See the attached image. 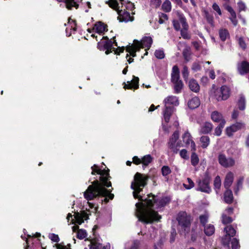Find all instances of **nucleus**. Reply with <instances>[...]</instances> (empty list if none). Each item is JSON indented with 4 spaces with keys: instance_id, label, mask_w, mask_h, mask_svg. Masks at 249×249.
<instances>
[{
    "instance_id": "obj_1",
    "label": "nucleus",
    "mask_w": 249,
    "mask_h": 249,
    "mask_svg": "<svg viewBox=\"0 0 249 249\" xmlns=\"http://www.w3.org/2000/svg\"><path fill=\"white\" fill-rule=\"evenodd\" d=\"M148 177L144 174L137 173L132 182L131 188L134 190L133 196L138 198L139 202L136 204V215L139 221L144 223H151L158 222L161 218L155 209H159L164 207L169 202L167 197L161 199H156L155 196L151 195L147 196L146 198L139 195L143 188L146 185Z\"/></svg>"
},
{
    "instance_id": "obj_2",
    "label": "nucleus",
    "mask_w": 249,
    "mask_h": 249,
    "mask_svg": "<svg viewBox=\"0 0 249 249\" xmlns=\"http://www.w3.org/2000/svg\"><path fill=\"white\" fill-rule=\"evenodd\" d=\"M91 168L92 175H100L99 180L96 179L91 182L84 193V198L89 201L98 196H103L104 201L107 203L114 197V195L110 193L111 191L106 188L111 186V183L109 181L110 178L109 170H105L103 166L100 167L96 164H94Z\"/></svg>"
},
{
    "instance_id": "obj_3",
    "label": "nucleus",
    "mask_w": 249,
    "mask_h": 249,
    "mask_svg": "<svg viewBox=\"0 0 249 249\" xmlns=\"http://www.w3.org/2000/svg\"><path fill=\"white\" fill-rule=\"evenodd\" d=\"M89 204V209H93L92 212H94L96 210V208L94 207V204L89 202H88ZM87 212L85 211H81L80 213L75 212L73 215L74 217L71 213H69L67 216V219L68 222H69L71 220V223L74 224L72 227V229L73 231H76V230L78 228L77 225H80L84 222V220H87L89 218V215L90 214L89 209L86 208Z\"/></svg>"
},
{
    "instance_id": "obj_4",
    "label": "nucleus",
    "mask_w": 249,
    "mask_h": 249,
    "mask_svg": "<svg viewBox=\"0 0 249 249\" xmlns=\"http://www.w3.org/2000/svg\"><path fill=\"white\" fill-rule=\"evenodd\" d=\"M153 40L150 36H144L142 38L141 41L134 40L133 43L131 46L126 47V51L133 57L136 56V52H138L141 48H146L144 55L148 54L147 50H149L152 44Z\"/></svg>"
},
{
    "instance_id": "obj_5",
    "label": "nucleus",
    "mask_w": 249,
    "mask_h": 249,
    "mask_svg": "<svg viewBox=\"0 0 249 249\" xmlns=\"http://www.w3.org/2000/svg\"><path fill=\"white\" fill-rule=\"evenodd\" d=\"M103 39L102 40L98 42V48L100 50H105L106 54H108L112 51H114L115 54H118L123 52L124 47H118L117 48L114 47V46L117 47V43L116 42V40H114L112 42L111 40L108 39L107 37H104Z\"/></svg>"
},
{
    "instance_id": "obj_6",
    "label": "nucleus",
    "mask_w": 249,
    "mask_h": 249,
    "mask_svg": "<svg viewBox=\"0 0 249 249\" xmlns=\"http://www.w3.org/2000/svg\"><path fill=\"white\" fill-rule=\"evenodd\" d=\"M177 220L179 226L181 227L182 230H184L185 232L189 231L192 221L191 216L190 214H188L185 212H181L178 214Z\"/></svg>"
},
{
    "instance_id": "obj_7",
    "label": "nucleus",
    "mask_w": 249,
    "mask_h": 249,
    "mask_svg": "<svg viewBox=\"0 0 249 249\" xmlns=\"http://www.w3.org/2000/svg\"><path fill=\"white\" fill-rule=\"evenodd\" d=\"M108 4L112 8H119L125 11H132L134 8L133 3L125 0H109Z\"/></svg>"
},
{
    "instance_id": "obj_8",
    "label": "nucleus",
    "mask_w": 249,
    "mask_h": 249,
    "mask_svg": "<svg viewBox=\"0 0 249 249\" xmlns=\"http://www.w3.org/2000/svg\"><path fill=\"white\" fill-rule=\"evenodd\" d=\"M179 137L178 131H175L172 135L168 142L169 148L175 153H177L181 146V143L177 142Z\"/></svg>"
},
{
    "instance_id": "obj_9",
    "label": "nucleus",
    "mask_w": 249,
    "mask_h": 249,
    "mask_svg": "<svg viewBox=\"0 0 249 249\" xmlns=\"http://www.w3.org/2000/svg\"><path fill=\"white\" fill-rule=\"evenodd\" d=\"M198 187L196 190L207 194L210 193L212 190L209 185L210 178L206 176L202 180H198L197 181Z\"/></svg>"
},
{
    "instance_id": "obj_10",
    "label": "nucleus",
    "mask_w": 249,
    "mask_h": 249,
    "mask_svg": "<svg viewBox=\"0 0 249 249\" xmlns=\"http://www.w3.org/2000/svg\"><path fill=\"white\" fill-rule=\"evenodd\" d=\"M219 163L222 166L227 168L233 166L235 163V160L231 157H227L223 153H220L218 156Z\"/></svg>"
},
{
    "instance_id": "obj_11",
    "label": "nucleus",
    "mask_w": 249,
    "mask_h": 249,
    "mask_svg": "<svg viewBox=\"0 0 249 249\" xmlns=\"http://www.w3.org/2000/svg\"><path fill=\"white\" fill-rule=\"evenodd\" d=\"M225 235L222 238V243L225 245H229L231 238L233 237L236 233L235 230L231 226H227L224 228Z\"/></svg>"
},
{
    "instance_id": "obj_12",
    "label": "nucleus",
    "mask_w": 249,
    "mask_h": 249,
    "mask_svg": "<svg viewBox=\"0 0 249 249\" xmlns=\"http://www.w3.org/2000/svg\"><path fill=\"white\" fill-rule=\"evenodd\" d=\"M88 247H85L84 249H110V245L109 243H107L106 245H102L99 242L96 241L88 240Z\"/></svg>"
},
{
    "instance_id": "obj_13",
    "label": "nucleus",
    "mask_w": 249,
    "mask_h": 249,
    "mask_svg": "<svg viewBox=\"0 0 249 249\" xmlns=\"http://www.w3.org/2000/svg\"><path fill=\"white\" fill-rule=\"evenodd\" d=\"M113 9L117 11L121 21L128 22L133 20V17L126 11L119 8Z\"/></svg>"
},
{
    "instance_id": "obj_14",
    "label": "nucleus",
    "mask_w": 249,
    "mask_h": 249,
    "mask_svg": "<svg viewBox=\"0 0 249 249\" xmlns=\"http://www.w3.org/2000/svg\"><path fill=\"white\" fill-rule=\"evenodd\" d=\"M182 139L183 142L185 143L187 146L190 145L191 147V150L193 151H196V145L192 139V137L188 131L185 132L182 136Z\"/></svg>"
},
{
    "instance_id": "obj_15",
    "label": "nucleus",
    "mask_w": 249,
    "mask_h": 249,
    "mask_svg": "<svg viewBox=\"0 0 249 249\" xmlns=\"http://www.w3.org/2000/svg\"><path fill=\"white\" fill-rule=\"evenodd\" d=\"M218 93H221L222 95H217L216 100L218 101L227 100L230 95V88L226 86H223L219 89V91H217Z\"/></svg>"
},
{
    "instance_id": "obj_16",
    "label": "nucleus",
    "mask_w": 249,
    "mask_h": 249,
    "mask_svg": "<svg viewBox=\"0 0 249 249\" xmlns=\"http://www.w3.org/2000/svg\"><path fill=\"white\" fill-rule=\"evenodd\" d=\"M139 79L135 76H133V79L131 81H128L126 83L124 82V89H137L139 88Z\"/></svg>"
},
{
    "instance_id": "obj_17",
    "label": "nucleus",
    "mask_w": 249,
    "mask_h": 249,
    "mask_svg": "<svg viewBox=\"0 0 249 249\" xmlns=\"http://www.w3.org/2000/svg\"><path fill=\"white\" fill-rule=\"evenodd\" d=\"M244 126V124L241 123H236L230 126L227 127L226 129V134L229 136H231L233 134L237 131L241 129Z\"/></svg>"
},
{
    "instance_id": "obj_18",
    "label": "nucleus",
    "mask_w": 249,
    "mask_h": 249,
    "mask_svg": "<svg viewBox=\"0 0 249 249\" xmlns=\"http://www.w3.org/2000/svg\"><path fill=\"white\" fill-rule=\"evenodd\" d=\"M213 128V124L209 122H205L201 124L198 129L200 134H207L210 133Z\"/></svg>"
},
{
    "instance_id": "obj_19",
    "label": "nucleus",
    "mask_w": 249,
    "mask_h": 249,
    "mask_svg": "<svg viewBox=\"0 0 249 249\" xmlns=\"http://www.w3.org/2000/svg\"><path fill=\"white\" fill-rule=\"evenodd\" d=\"M164 106L172 105L173 106H178L179 105V100L178 97L173 95H169L166 97L163 100Z\"/></svg>"
},
{
    "instance_id": "obj_20",
    "label": "nucleus",
    "mask_w": 249,
    "mask_h": 249,
    "mask_svg": "<svg viewBox=\"0 0 249 249\" xmlns=\"http://www.w3.org/2000/svg\"><path fill=\"white\" fill-rule=\"evenodd\" d=\"M237 70L241 75H244L249 72V63L243 61L237 64Z\"/></svg>"
},
{
    "instance_id": "obj_21",
    "label": "nucleus",
    "mask_w": 249,
    "mask_h": 249,
    "mask_svg": "<svg viewBox=\"0 0 249 249\" xmlns=\"http://www.w3.org/2000/svg\"><path fill=\"white\" fill-rule=\"evenodd\" d=\"M174 110L175 108L173 107L165 106V108L162 111V114L163 119L166 123L169 122L170 117L174 111Z\"/></svg>"
},
{
    "instance_id": "obj_22",
    "label": "nucleus",
    "mask_w": 249,
    "mask_h": 249,
    "mask_svg": "<svg viewBox=\"0 0 249 249\" xmlns=\"http://www.w3.org/2000/svg\"><path fill=\"white\" fill-rule=\"evenodd\" d=\"M76 30V23L75 21L71 19H69L68 22V26L66 29V35L68 36H70L72 33H74Z\"/></svg>"
},
{
    "instance_id": "obj_23",
    "label": "nucleus",
    "mask_w": 249,
    "mask_h": 249,
    "mask_svg": "<svg viewBox=\"0 0 249 249\" xmlns=\"http://www.w3.org/2000/svg\"><path fill=\"white\" fill-rule=\"evenodd\" d=\"M225 8L230 14V16L229 17L230 20L234 26H237L238 24V20L237 19L236 14L234 10L229 5L226 6Z\"/></svg>"
},
{
    "instance_id": "obj_24",
    "label": "nucleus",
    "mask_w": 249,
    "mask_h": 249,
    "mask_svg": "<svg viewBox=\"0 0 249 249\" xmlns=\"http://www.w3.org/2000/svg\"><path fill=\"white\" fill-rule=\"evenodd\" d=\"M211 118L214 122L219 123L226 122L222 114L217 111H213L211 114Z\"/></svg>"
},
{
    "instance_id": "obj_25",
    "label": "nucleus",
    "mask_w": 249,
    "mask_h": 249,
    "mask_svg": "<svg viewBox=\"0 0 249 249\" xmlns=\"http://www.w3.org/2000/svg\"><path fill=\"white\" fill-rule=\"evenodd\" d=\"M107 30L106 25L101 21L96 23L93 27V30L97 33L101 35L104 33Z\"/></svg>"
},
{
    "instance_id": "obj_26",
    "label": "nucleus",
    "mask_w": 249,
    "mask_h": 249,
    "mask_svg": "<svg viewBox=\"0 0 249 249\" xmlns=\"http://www.w3.org/2000/svg\"><path fill=\"white\" fill-rule=\"evenodd\" d=\"M179 79V71L178 67L174 66L172 68L171 73V81L173 83L180 81Z\"/></svg>"
},
{
    "instance_id": "obj_27",
    "label": "nucleus",
    "mask_w": 249,
    "mask_h": 249,
    "mask_svg": "<svg viewBox=\"0 0 249 249\" xmlns=\"http://www.w3.org/2000/svg\"><path fill=\"white\" fill-rule=\"evenodd\" d=\"M200 104V100L197 97H194L192 98L188 102V106L191 109H195L198 107Z\"/></svg>"
},
{
    "instance_id": "obj_28",
    "label": "nucleus",
    "mask_w": 249,
    "mask_h": 249,
    "mask_svg": "<svg viewBox=\"0 0 249 249\" xmlns=\"http://www.w3.org/2000/svg\"><path fill=\"white\" fill-rule=\"evenodd\" d=\"M233 174L231 172H229L226 176L224 181V187L226 189H228L232 184L233 180Z\"/></svg>"
},
{
    "instance_id": "obj_29",
    "label": "nucleus",
    "mask_w": 249,
    "mask_h": 249,
    "mask_svg": "<svg viewBox=\"0 0 249 249\" xmlns=\"http://www.w3.org/2000/svg\"><path fill=\"white\" fill-rule=\"evenodd\" d=\"M189 89L193 92L197 93L200 90V86L197 82L194 79H191L188 83Z\"/></svg>"
},
{
    "instance_id": "obj_30",
    "label": "nucleus",
    "mask_w": 249,
    "mask_h": 249,
    "mask_svg": "<svg viewBox=\"0 0 249 249\" xmlns=\"http://www.w3.org/2000/svg\"><path fill=\"white\" fill-rule=\"evenodd\" d=\"M59 2L64 1L66 7L68 9H71L72 7H75L76 9L78 8V4L77 3L75 0H56Z\"/></svg>"
},
{
    "instance_id": "obj_31",
    "label": "nucleus",
    "mask_w": 249,
    "mask_h": 249,
    "mask_svg": "<svg viewBox=\"0 0 249 249\" xmlns=\"http://www.w3.org/2000/svg\"><path fill=\"white\" fill-rule=\"evenodd\" d=\"M139 244L138 240L128 241L125 244L124 249H138Z\"/></svg>"
},
{
    "instance_id": "obj_32",
    "label": "nucleus",
    "mask_w": 249,
    "mask_h": 249,
    "mask_svg": "<svg viewBox=\"0 0 249 249\" xmlns=\"http://www.w3.org/2000/svg\"><path fill=\"white\" fill-rule=\"evenodd\" d=\"M233 195L231 191L228 189H227V190L225 191L224 193V201L226 203L230 204L233 201Z\"/></svg>"
},
{
    "instance_id": "obj_33",
    "label": "nucleus",
    "mask_w": 249,
    "mask_h": 249,
    "mask_svg": "<svg viewBox=\"0 0 249 249\" xmlns=\"http://www.w3.org/2000/svg\"><path fill=\"white\" fill-rule=\"evenodd\" d=\"M200 142L201 147L203 148H206L210 144V139L209 136L204 135L200 138Z\"/></svg>"
},
{
    "instance_id": "obj_34",
    "label": "nucleus",
    "mask_w": 249,
    "mask_h": 249,
    "mask_svg": "<svg viewBox=\"0 0 249 249\" xmlns=\"http://www.w3.org/2000/svg\"><path fill=\"white\" fill-rule=\"evenodd\" d=\"M153 160V158L150 155H146L142 158V168L144 169Z\"/></svg>"
},
{
    "instance_id": "obj_35",
    "label": "nucleus",
    "mask_w": 249,
    "mask_h": 249,
    "mask_svg": "<svg viewBox=\"0 0 249 249\" xmlns=\"http://www.w3.org/2000/svg\"><path fill=\"white\" fill-rule=\"evenodd\" d=\"M204 232L207 236L213 234L215 231L214 227L212 224H208L204 226Z\"/></svg>"
},
{
    "instance_id": "obj_36",
    "label": "nucleus",
    "mask_w": 249,
    "mask_h": 249,
    "mask_svg": "<svg viewBox=\"0 0 249 249\" xmlns=\"http://www.w3.org/2000/svg\"><path fill=\"white\" fill-rule=\"evenodd\" d=\"M219 36L222 41H225L226 39L229 37L230 35L228 30L226 29H221L219 31Z\"/></svg>"
},
{
    "instance_id": "obj_37",
    "label": "nucleus",
    "mask_w": 249,
    "mask_h": 249,
    "mask_svg": "<svg viewBox=\"0 0 249 249\" xmlns=\"http://www.w3.org/2000/svg\"><path fill=\"white\" fill-rule=\"evenodd\" d=\"M237 106L240 110H244L246 108V99L243 95H241L237 102Z\"/></svg>"
},
{
    "instance_id": "obj_38",
    "label": "nucleus",
    "mask_w": 249,
    "mask_h": 249,
    "mask_svg": "<svg viewBox=\"0 0 249 249\" xmlns=\"http://www.w3.org/2000/svg\"><path fill=\"white\" fill-rule=\"evenodd\" d=\"M174 89L175 93H179L183 88V84L181 81L174 83Z\"/></svg>"
},
{
    "instance_id": "obj_39",
    "label": "nucleus",
    "mask_w": 249,
    "mask_h": 249,
    "mask_svg": "<svg viewBox=\"0 0 249 249\" xmlns=\"http://www.w3.org/2000/svg\"><path fill=\"white\" fill-rule=\"evenodd\" d=\"M226 122H221L219 125L215 128L214 135L219 136L221 135L222 131V129L224 127Z\"/></svg>"
},
{
    "instance_id": "obj_40",
    "label": "nucleus",
    "mask_w": 249,
    "mask_h": 249,
    "mask_svg": "<svg viewBox=\"0 0 249 249\" xmlns=\"http://www.w3.org/2000/svg\"><path fill=\"white\" fill-rule=\"evenodd\" d=\"M221 185V181L219 176H217L215 177L214 180V188L216 194H218V191L219 190Z\"/></svg>"
},
{
    "instance_id": "obj_41",
    "label": "nucleus",
    "mask_w": 249,
    "mask_h": 249,
    "mask_svg": "<svg viewBox=\"0 0 249 249\" xmlns=\"http://www.w3.org/2000/svg\"><path fill=\"white\" fill-rule=\"evenodd\" d=\"M199 160L198 156L195 153V151H193L191 156V164L196 166L197 165L199 162Z\"/></svg>"
},
{
    "instance_id": "obj_42",
    "label": "nucleus",
    "mask_w": 249,
    "mask_h": 249,
    "mask_svg": "<svg viewBox=\"0 0 249 249\" xmlns=\"http://www.w3.org/2000/svg\"><path fill=\"white\" fill-rule=\"evenodd\" d=\"M162 9L166 12H170L171 10V2L168 0H165L162 5Z\"/></svg>"
},
{
    "instance_id": "obj_43",
    "label": "nucleus",
    "mask_w": 249,
    "mask_h": 249,
    "mask_svg": "<svg viewBox=\"0 0 249 249\" xmlns=\"http://www.w3.org/2000/svg\"><path fill=\"white\" fill-rule=\"evenodd\" d=\"M184 187L186 189H191L195 186L193 181L190 178H188L186 181L183 183Z\"/></svg>"
},
{
    "instance_id": "obj_44",
    "label": "nucleus",
    "mask_w": 249,
    "mask_h": 249,
    "mask_svg": "<svg viewBox=\"0 0 249 249\" xmlns=\"http://www.w3.org/2000/svg\"><path fill=\"white\" fill-rule=\"evenodd\" d=\"M77 230V237L78 238L80 239H83L87 237V233L85 230L79 229L78 228L76 230V231Z\"/></svg>"
},
{
    "instance_id": "obj_45",
    "label": "nucleus",
    "mask_w": 249,
    "mask_h": 249,
    "mask_svg": "<svg viewBox=\"0 0 249 249\" xmlns=\"http://www.w3.org/2000/svg\"><path fill=\"white\" fill-rule=\"evenodd\" d=\"M179 23L181 24L182 29H188V25L186 22V19L185 18L182 16L180 15L179 18Z\"/></svg>"
},
{
    "instance_id": "obj_46",
    "label": "nucleus",
    "mask_w": 249,
    "mask_h": 249,
    "mask_svg": "<svg viewBox=\"0 0 249 249\" xmlns=\"http://www.w3.org/2000/svg\"><path fill=\"white\" fill-rule=\"evenodd\" d=\"M190 49L188 47H186L183 51V55L184 59L187 61H189L190 59Z\"/></svg>"
},
{
    "instance_id": "obj_47",
    "label": "nucleus",
    "mask_w": 249,
    "mask_h": 249,
    "mask_svg": "<svg viewBox=\"0 0 249 249\" xmlns=\"http://www.w3.org/2000/svg\"><path fill=\"white\" fill-rule=\"evenodd\" d=\"M205 17L208 22L212 26H213V18L208 11H205Z\"/></svg>"
},
{
    "instance_id": "obj_48",
    "label": "nucleus",
    "mask_w": 249,
    "mask_h": 249,
    "mask_svg": "<svg viewBox=\"0 0 249 249\" xmlns=\"http://www.w3.org/2000/svg\"><path fill=\"white\" fill-rule=\"evenodd\" d=\"M214 85H213V88L211 90L210 94L212 97H214L216 100L217 95H220L221 96L222 94L221 93H218L217 91H219V89H215Z\"/></svg>"
},
{
    "instance_id": "obj_49",
    "label": "nucleus",
    "mask_w": 249,
    "mask_h": 249,
    "mask_svg": "<svg viewBox=\"0 0 249 249\" xmlns=\"http://www.w3.org/2000/svg\"><path fill=\"white\" fill-rule=\"evenodd\" d=\"M222 221L224 224H227L231 223L232 219L229 215H226L225 213H223L222 215Z\"/></svg>"
},
{
    "instance_id": "obj_50",
    "label": "nucleus",
    "mask_w": 249,
    "mask_h": 249,
    "mask_svg": "<svg viewBox=\"0 0 249 249\" xmlns=\"http://www.w3.org/2000/svg\"><path fill=\"white\" fill-rule=\"evenodd\" d=\"M237 7L239 12L245 11L247 9L246 4L241 0H239L237 3Z\"/></svg>"
},
{
    "instance_id": "obj_51",
    "label": "nucleus",
    "mask_w": 249,
    "mask_h": 249,
    "mask_svg": "<svg viewBox=\"0 0 249 249\" xmlns=\"http://www.w3.org/2000/svg\"><path fill=\"white\" fill-rule=\"evenodd\" d=\"M155 55L158 59H162L165 56L164 52L161 49L156 50Z\"/></svg>"
},
{
    "instance_id": "obj_52",
    "label": "nucleus",
    "mask_w": 249,
    "mask_h": 249,
    "mask_svg": "<svg viewBox=\"0 0 249 249\" xmlns=\"http://www.w3.org/2000/svg\"><path fill=\"white\" fill-rule=\"evenodd\" d=\"M213 9L216 13L218 16L222 15V11L219 6L215 2L213 3L212 5Z\"/></svg>"
},
{
    "instance_id": "obj_53",
    "label": "nucleus",
    "mask_w": 249,
    "mask_h": 249,
    "mask_svg": "<svg viewBox=\"0 0 249 249\" xmlns=\"http://www.w3.org/2000/svg\"><path fill=\"white\" fill-rule=\"evenodd\" d=\"M162 174L163 176H166L170 174L171 172L170 168L167 166H163L161 168Z\"/></svg>"
},
{
    "instance_id": "obj_54",
    "label": "nucleus",
    "mask_w": 249,
    "mask_h": 249,
    "mask_svg": "<svg viewBox=\"0 0 249 249\" xmlns=\"http://www.w3.org/2000/svg\"><path fill=\"white\" fill-rule=\"evenodd\" d=\"M208 218V215L207 214L201 215L199 216V220L200 223L204 226L205 224L207 222Z\"/></svg>"
},
{
    "instance_id": "obj_55",
    "label": "nucleus",
    "mask_w": 249,
    "mask_h": 249,
    "mask_svg": "<svg viewBox=\"0 0 249 249\" xmlns=\"http://www.w3.org/2000/svg\"><path fill=\"white\" fill-rule=\"evenodd\" d=\"M243 178H240L237 183L236 188L234 190V192L235 194L237 193V192L239 190V189L242 187V184L243 182Z\"/></svg>"
},
{
    "instance_id": "obj_56",
    "label": "nucleus",
    "mask_w": 249,
    "mask_h": 249,
    "mask_svg": "<svg viewBox=\"0 0 249 249\" xmlns=\"http://www.w3.org/2000/svg\"><path fill=\"white\" fill-rule=\"evenodd\" d=\"M239 247V244L238 240L234 238L231 240V248L232 249H237Z\"/></svg>"
},
{
    "instance_id": "obj_57",
    "label": "nucleus",
    "mask_w": 249,
    "mask_h": 249,
    "mask_svg": "<svg viewBox=\"0 0 249 249\" xmlns=\"http://www.w3.org/2000/svg\"><path fill=\"white\" fill-rule=\"evenodd\" d=\"M179 155L183 159L188 160L189 159L187 151L186 149H182L180 150Z\"/></svg>"
},
{
    "instance_id": "obj_58",
    "label": "nucleus",
    "mask_w": 249,
    "mask_h": 249,
    "mask_svg": "<svg viewBox=\"0 0 249 249\" xmlns=\"http://www.w3.org/2000/svg\"><path fill=\"white\" fill-rule=\"evenodd\" d=\"M161 3V0H151L150 4L152 7L157 8L159 7Z\"/></svg>"
},
{
    "instance_id": "obj_59",
    "label": "nucleus",
    "mask_w": 249,
    "mask_h": 249,
    "mask_svg": "<svg viewBox=\"0 0 249 249\" xmlns=\"http://www.w3.org/2000/svg\"><path fill=\"white\" fill-rule=\"evenodd\" d=\"M182 76L185 80H186L189 76V71L187 66H184L182 71Z\"/></svg>"
},
{
    "instance_id": "obj_60",
    "label": "nucleus",
    "mask_w": 249,
    "mask_h": 249,
    "mask_svg": "<svg viewBox=\"0 0 249 249\" xmlns=\"http://www.w3.org/2000/svg\"><path fill=\"white\" fill-rule=\"evenodd\" d=\"M188 29H182L181 30V35L182 37L184 39H189L190 36L187 32Z\"/></svg>"
},
{
    "instance_id": "obj_61",
    "label": "nucleus",
    "mask_w": 249,
    "mask_h": 249,
    "mask_svg": "<svg viewBox=\"0 0 249 249\" xmlns=\"http://www.w3.org/2000/svg\"><path fill=\"white\" fill-rule=\"evenodd\" d=\"M49 238L53 242H57L59 241V238L58 235L54 233H51L49 235Z\"/></svg>"
},
{
    "instance_id": "obj_62",
    "label": "nucleus",
    "mask_w": 249,
    "mask_h": 249,
    "mask_svg": "<svg viewBox=\"0 0 249 249\" xmlns=\"http://www.w3.org/2000/svg\"><path fill=\"white\" fill-rule=\"evenodd\" d=\"M201 69V65L199 62H195L192 66V70L195 71H199Z\"/></svg>"
},
{
    "instance_id": "obj_63",
    "label": "nucleus",
    "mask_w": 249,
    "mask_h": 249,
    "mask_svg": "<svg viewBox=\"0 0 249 249\" xmlns=\"http://www.w3.org/2000/svg\"><path fill=\"white\" fill-rule=\"evenodd\" d=\"M176 234L177 233H176V230L175 229H173L172 230L171 233V235H170V242H174V241L175 240Z\"/></svg>"
},
{
    "instance_id": "obj_64",
    "label": "nucleus",
    "mask_w": 249,
    "mask_h": 249,
    "mask_svg": "<svg viewBox=\"0 0 249 249\" xmlns=\"http://www.w3.org/2000/svg\"><path fill=\"white\" fill-rule=\"evenodd\" d=\"M173 25H174L175 29L176 30H179L180 28L179 20L178 21V20H173Z\"/></svg>"
}]
</instances>
